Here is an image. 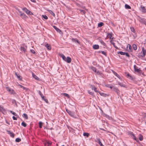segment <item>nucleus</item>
<instances>
[{
	"mask_svg": "<svg viewBox=\"0 0 146 146\" xmlns=\"http://www.w3.org/2000/svg\"><path fill=\"white\" fill-rule=\"evenodd\" d=\"M45 46L48 50H50L51 49V47L50 46L49 44H46L45 45Z\"/></svg>",
	"mask_w": 146,
	"mask_h": 146,
	"instance_id": "27",
	"label": "nucleus"
},
{
	"mask_svg": "<svg viewBox=\"0 0 146 146\" xmlns=\"http://www.w3.org/2000/svg\"><path fill=\"white\" fill-rule=\"evenodd\" d=\"M113 91L115 92L118 95L120 94V91L116 87H114L113 88Z\"/></svg>",
	"mask_w": 146,
	"mask_h": 146,
	"instance_id": "6",
	"label": "nucleus"
},
{
	"mask_svg": "<svg viewBox=\"0 0 146 146\" xmlns=\"http://www.w3.org/2000/svg\"><path fill=\"white\" fill-rule=\"evenodd\" d=\"M21 125L22 126H23L25 127L27 126V124L25 123L24 122V121H23L22 122V123H21Z\"/></svg>",
	"mask_w": 146,
	"mask_h": 146,
	"instance_id": "38",
	"label": "nucleus"
},
{
	"mask_svg": "<svg viewBox=\"0 0 146 146\" xmlns=\"http://www.w3.org/2000/svg\"><path fill=\"white\" fill-rule=\"evenodd\" d=\"M6 89L11 94H14L15 93L14 90L12 89L9 88L8 87H6Z\"/></svg>",
	"mask_w": 146,
	"mask_h": 146,
	"instance_id": "7",
	"label": "nucleus"
},
{
	"mask_svg": "<svg viewBox=\"0 0 146 146\" xmlns=\"http://www.w3.org/2000/svg\"><path fill=\"white\" fill-rule=\"evenodd\" d=\"M105 117H107V118L109 119H110V118H111V117H110V116L108 115H106V114H105Z\"/></svg>",
	"mask_w": 146,
	"mask_h": 146,
	"instance_id": "55",
	"label": "nucleus"
},
{
	"mask_svg": "<svg viewBox=\"0 0 146 146\" xmlns=\"http://www.w3.org/2000/svg\"><path fill=\"white\" fill-rule=\"evenodd\" d=\"M90 88L92 90H94V91L96 92H98V91L97 90V88L95 87V86L92 85H90Z\"/></svg>",
	"mask_w": 146,
	"mask_h": 146,
	"instance_id": "10",
	"label": "nucleus"
},
{
	"mask_svg": "<svg viewBox=\"0 0 146 146\" xmlns=\"http://www.w3.org/2000/svg\"><path fill=\"white\" fill-rule=\"evenodd\" d=\"M112 34L110 33H108L107 35V36L110 38V39L112 38Z\"/></svg>",
	"mask_w": 146,
	"mask_h": 146,
	"instance_id": "29",
	"label": "nucleus"
},
{
	"mask_svg": "<svg viewBox=\"0 0 146 146\" xmlns=\"http://www.w3.org/2000/svg\"><path fill=\"white\" fill-rule=\"evenodd\" d=\"M33 77L35 78L36 80H38L39 78L37 77V76H36L35 75V74H33Z\"/></svg>",
	"mask_w": 146,
	"mask_h": 146,
	"instance_id": "33",
	"label": "nucleus"
},
{
	"mask_svg": "<svg viewBox=\"0 0 146 146\" xmlns=\"http://www.w3.org/2000/svg\"><path fill=\"white\" fill-rule=\"evenodd\" d=\"M104 25V23L102 22H100L98 24V26L99 27H101Z\"/></svg>",
	"mask_w": 146,
	"mask_h": 146,
	"instance_id": "37",
	"label": "nucleus"
},
{
	"mask_svg": "<svg viewBox=\"0 0 146 146\" xmlns=\"http://www.w3.org/2000/svg\"><path fill=\"white\" fill-rule=\"evenodd\" d=\"M23 10L27 14L30 15H33V13L27 9L26 7H24Z\"/></svg>",
	"mask_w": 146,
	"mask_h": 146,
	"instance_id": "4",
	"label": "nucleus"
},
{
	"mask_svg": "<svg viewBox=\"0 0 146 146\" xmlns=\"http://www.w3.org/2000/svg\"><path fill=\"white\" fill-rule=\"evenodd\" d=\"M32 2L34 3H35L36 1L35 0H30Z\"/></svg>",
	"mask_w": 146,
	"mask_h": 146,
	"instance_id": "61",
	"label": "nucleus"
},
{
	"mask_svg": "<svg viewBox=\"0 0 146 146\" xmlns=\"http://www.w3.org/2000/svg\"><path fill=\"white\" fill-rule=\"evenodd\" d=\"M141 10L143 13H146V7H145L141 5Z\"/></svg>",
	"mask_w": 146,
	"mask_h": 146,
	"instance_id": "12",
	"label": "nucleus"
},
{
	"mask_svg": "<svg viewBox=\"0 0 146 146\" xmlns=\"http://www.w3.org/2000/svg\"><path fill=\"white\" fill-rule=\"evenodd\" d=\"M129 134L130 136H131V137L133 139H134L135 140L137 141H138V139L136 138V137L135 136V135L132 132H130L129 133Z\"/></svg>",
	"mask_w": 146,
	"mask_h": 146,
	"instance_id": "5",
	"label": "nucleus"
},
{
	"mask_svg": "<svg viewBox=\"0 0 146 146\" xmlns=\"http://www.w3.org/2000/svg\"><path fill=\"white\" fill-rule=\"evenodd\" d=\"M23 117L25 118L26 119H28V116L27 115L26 113H24L23 115Z\"/></svg>",
	"mask_w": 146,
	"mask_h": 146,
	"instance_id": "31",
	"label": "nucleus"
},
{
	"mask_svg": "<svg viewBox=\"0 0 146 146\" xmlns=\"http://www.w3.org/2000/svg\"><path fill=\"white\" fill-rule=\"evenodd\" d=\"M134 68L135 72H137L140 74L141 73V70H140V68H138L137 66L135 65L134 66Z\"/></svg>",
	"mask_w": 146,
	"mask_h": 146,
	"instance_id": "3",
	"label": "nucleus"
},
{
	"mask_svg": "<svg viewBox=\"0 0 146 146\" xmlns=\"http://www.w3.org/2000/svg\"><path fill=\"white\" fill-rule=\"evenodd\" d=\"M143 136L141 135H139V139L140 141H141L143 140Z\"/></svg>",
	"mask_w": 146,
	"mask_h": 146,
	"instance_id": "46",
	"label": "nucleus"
},
{
	"mask_svg": "<svg viewBox=\"0 0 146 146\" xmlns=\"http://www.w3.org/2000/svg\"><path fill=\"white\" fill-rule=\"evenodd\" d=\"M128 45H129V50L130 51H131V49H132V47L130 45H129V44Z\"/></svg>",
	"mask_w": 146,
	"mask_h": 146,
	"instance_id": "52",
	"label": "nucleus"
},
{
	"mask_svg": "<svg viewBox=\"0 0 146 146\" xmlns=\"http://www.w3.org/2000/svg\"><path fill=\"white\" fill-rule=\"evenodd\" d=\"M130 29L131 31L133 33H134L135 32V30L134 29V28L133 27H131L130 28Z\"/></svg>",
	"mask_w": 146,
	"mask_h": 146,
	"instance_id": "50",
	"label": "nucleus"
},
{
	"mask_svg": "<svg viewBox=\"0 0 146 146\" xmlns=\"http://www.w3.org/2000/svg\"><path fill=\"white\" fill-rule=\"evenodd\" d=\"M31 52L33 54H35V51L33 49H31Z\"/></svg>",
	"mask_w": 146,
	"mask_h": 146,
	"instance_id": "51",
	"label": "nucleus"
},
{
	"mask_svg": "<svg viewBox=\"0 0 146 146\" xmlns=\"http://www.w3.org/2000/svg\"><path fill=\"white\" fill-rule=\"evenodd\" d=\"M125 74L126 75L127 77V78L129 77V78L131 79H132L133 78L130 75V74L129 73L127 74L126 73H125Z\"/></svg>",
	"mask_w": 146,
	"mask_h": 146,
	"instance_id": "26",
	"label": "nucleus"
},
{
	"mask_svg": "<svg viewBox=\"0 0 146 146\" xmlns=\"http://www.w3.org/2000/svg\"><path fill=\"white\" fill-rule=\"evenodd\" d=\"M0 111H5V110L4 108L3 107L0 105Z\"/></svg>",
	"mask_w": 146,
	"mask_h": 146,
	"instance_id": "30",
	"label": "nucleus"
},
{
	"mask_svg": "<svg viewBox=\"0 0 146 146\" xmlns=\"http://www.w3.org/2000/svg\"><path fill=\"white\" fill-rule=\"evenodd\" d=\"M98 93H99L100 95L101 96H105V94L103 93H101L100 92L98 91Z\"/></svg>",
	"mask_w": 146,
	"mask_h": 146,
	"instance_id": "48",
	"label": "nucleus"
},
{
	"mask_svg": "<svg viewBox=\"0 0 146 146\" xmlns=\"http://www.w3.org/2000/svg\"><path fill=\"white\" fill-rule=\"evenodd\" d=\"M125 55L126 56L128 57H129V54H128V53H125Z\"/></svg>",
	"mask_w": 146,
	"mask_h": 146,
	"instance_id": "56",
	"label": "nucleus"
},
{
	"mask_svg": "<svg viewBox=\"0 0 146 146\" xmlns=\"http://www.w3.org/2000/svg\"><path fill=\"white\" fill-rule=\"evenodd\" d=\"M100 52H101L103 54L105 55H106V52H105L102 51H100Z\"/></svg>",
	"mask_w": 146,
	"mask_h": 146,
	"instance_id": "58",
	"label": "nucleus"
},
{
	"mask_svg": "<svg viewBox=\"0 0 146 146\" xmlns=\"http://www.w3.org/2000/svg\"><path fill=\"white\" fill-rule=\"evenodd\" d=\"M18 86H19L21 88H22L23 90H25L26 91H28L29 90L28 88H25L21 85L19 84Z\"/></svg>",
	"mask_w": 146,
	"mask_h": 146,
	"instance_id": "20",
	"label": "nucleus"
},
{
	"mask_svg": "<svg viewBox=\"0 0 146 146\" xmlns=\"http://www.w3.org/2000/svg\"><path fill=\"white\" fill-rule=\"evenodd\" d=\"M99 53H101V52H100V51H99Z\"/></svg>",
	"mask_w": 146,
	"mask_h": 146,
	"instance_id": "63",
	"label": "nucleus"
},
{
	"mask_svg": "<svg viewBox=\"0 0 146 146\" xmlns=\"http://www.w3.org/2000/svg\"><path fill=\"white\" fill-rule=\"evenodd\" d=\"M133 48L135 50H136L137 49V46L135 44H133Z\"/></svg>",
	"mask_w": 146,
	"mask_h": 146,
	"instance_id": "40",
	"label": "nucleus"
},
{
	"mask_svg": "<svg viewBox=\"0 0 146 146\" xmlns=\"http://www.w3.org/2000/svg\"><path fill=\"white\" fill-rule=\"evenodd\" d=\"M10 112L15 116H17V114H16V113L13 111H10Z\"/></svg>",
	"mask_w": 146,
	"mask_h": 146,
	"instance_id": "45",
	"label": "nucleus"
},
{
	"mask_svg": "<svg viewBox=\"0 0 146 146\" xmlns=\"http://www.w3.org/2000/svg\"><path fill=\"white\" fill-rule=\"evenodd\" d=\"M48 143L49 145H50L51 144V143L50 142H48Z\"/></svg>",
	"mask_w": 146,
	"mask_h": 146,
	"instance_id": "62",
	"label": "nucleus"
},
{
	"mask_svg": "<svg viewBox=\"0 0 146 146\" xmlns=\"http://www.w3.org/2000/svg\"><path fill=\"white\" fill-rule=\"evenodd\" d=\"M21 50L25 52L26 50V49L27 48V46H25V47L21 46L20 48Z\"/></svg>",
	"mask_w": 146,
	"mask_h": 146,
	"instance_id": "16",
	"label": "nucleus"
},
{
	"mask_svg": "<svg viewBox=\"0 0 146 146\" xmlns=\"http://www.w3.org/2000/svg\"><path fill=\"white\" fill-rule=\"evenodd\" d=\"M125 8L126 9H130L131 7L129 5L126 4L125 5Z\"/></svg>",
	"mask_w": 146,
	"mask_h": 146,
	"instance_id": "24",
	"label": "nucleus"
},
{
	"mask_svg": "<svg viewBox=\"0 0 146 146\" xmlns=\"http://www.w3.org/2000/svg\"><path fill=\"white\" fill-rule=\"evenodd\" d=\"M118 85H119L121 87H125V84H123L122 83L120 82H118Z\"/></svg>",
	"mask_w": 146,
	"mask_h": 146,
	"instance_id": "19",
	"label": "nucleus"
},
{
	"mask_svg": "<svg viewBox=\"0 0 146 146\" xmlns=\"http://www.w3.org/2000/svg\"><path fill=\"white\" fill-rule=\"evenodd\" d=\"M39 127L40 128H41L42 127V123L41 121H40L39 122Z\"/></svg>",
	"mask_w": 146,
	"mask_h": 146,
	"instance_id": "39",
	"label": "nucleus"
},
{
	"mask_svg": "<svg viewBox=\"0 0 146 146\" xmlns=\"http://www.w3.org/2000/svg\"><path fill=\"white\" fill-rule=\"evenodd\" d=\"M61 146H64V145H62Z\"/></svg>",
	"mask_w": 146,
	"mask_h": 146,
	"instance_id": "64",
	"label": "nucleus"
},
{
	"mask_svg": "<svg viewBox=\"0 0 146 146\" xmlns=\"http://www.w3.org/2000/svg\"><path fill=\"white\" fill-rule=\"evenodd\" d=\"M64 61L68 63H70L71 61V58L69 57H67Z\"/></svg>",
	"mask_w": 146,
	"mask_h": 146,
	"instance_id": "9",
	"label": "nucleus"
},
{
	"mask_svg": "<svg viewBox=\"0 0 146 146\" xmlns=\"http://www.w3.org/2000/svg\"><path fill=\"white\" fill-rule=\"evenodd\" d=\"M64 96H66L68 98L69 97V96L68 95V94H66V93H64Z\"/></svg>",
	"mask_w": 146,
	"mask_h": 146,
	"instance_id": "54",
	"label": "nucleus"
},
{
	"mask_svg": "<svg viewBox=\"0 0 146 146\" xmlns=\"http://www.w3.org/2000/svg\"><path fill=\"white\" fill-rule=\"evenodd\" d=\"M8 133L10 134V136L12 137H14V134L12 132H11L10 131H7Z\"/></svg>",
	"mask_w": 146,
	"mask_h": 146,
	"instance_id": "23",
	"label": "nucleus"
},
{
	"mask_svg": "<svg viewBox=\"0 0 146 146\" xmlns=\"http://www.w3.org/2000/svg\"><path fill=\"white\" fill-rule=\"evenodd\" d=\"M59 55L62 58L63 60H64L65 61L66 58L63 54H62V53L59 54Z\"/></svg>",
	"mask_w": 146,
	"mask_h": 146,
	"instance_id": "18",
	"label": "nucleus"
},
{
	"mask_svg": "<svg viewBox=\"0 0 146 146\" xmlns=\"http://www.w3.org/2000/svg\"><path fill=\"white\" fill-rule=\"evenodd\" d=\"M19 13L20 14V16H21L23 19H25L26 18L27 16L24 13H22L21 11H19Z\"/></svg>",
	"mask_w": 146,
	"mask_h": 146,
	"instance_id": "11",
	"label": "nucleus"
},
{
	"mask_svg": "<svg viewBox=\"0 0 146 146\" xmlns=\"http://www.w3.org/2000/svg\"><path fill=\"white\" fill-rule=\"evenodd\" d=\"M88 93L90 95L93 96L94 95V93L93 92H90V91H88Z\"/></svg>",
	"mask_w": 146,
	"mask_h": 146,
	"instance_id": "42",
	"label": "nucleus"
},
{
	"mask_svg": "<svg viewBox=\"0 0 146 146\" xmlns=\"http://www.w3.org/2000/svg\"><path fill=\"white\" fill-rule=\"evenodd\" d=\"M99 42L100 43L103 45V46L104 47H106V43L103 41L101 39H100L99 40Z\"/></svg>",
	"mask_w": 146,
	"mask_h": 146,
	"instance_id": "14",
	"label": "nucleus"
},
{
	"mask_svg": "<svg viewBox=\"0 0 146 146\" xmlns=\"http://www.w3.org/2000/svg\"><path fill=\"white\" fill-rule=\"evenodd\" d=\"M106 86L107 87H109V88H110L111 89H112V88H113V87H112L111 86H110V85H107V86Z\"/></svg>",
	"mask_w": 146,
	"mask_h": 146,
	"instance_id": "57",
	"label": "nucleus"
},
{
	"mask_svg": "<svg viewBox=\"0 0 146 146\" xmlns=\"http://www.w3.org/2000/svg\"><path fill=\"white\" fill-rule=\"evenodd\" d=\"M91 69L92 70H93V71H94L95 72V73L96 72V69L95 68L92 66V67H91Z\"/></svg>",
	"mask_w": 146,
	"mask_h": 146,
	"instance_id": "35",
	"label": "nucleus"
},
{
	"mask_svg": "<svg viewBox=\"0 0 146 146\" xmlns=\"http://www.w3.org/2000/svg\"><path fill=\"white\" fill-rule=\"evenodd\" d=\"M42 98V100H44L46 103H48V100L47 99H46V98L44 97V98Z\"/></svg>",
	"mask_w": 146,
	"mask_h": 146,
	"instance_id": "44",
	"label": "nucleus"
},
{
	"mask_svg": "<svg viewBox=\"0 0 146 146\" xmlns=\"http://www.w3.org/2000/svg\"><path fill=\"white\" fill-rule=\"evenodd\" d=\"M13 118L14 120H17V118L15 116H13Z\"/></svg>",
	"mask_w": 146,
	"mask_h": 146,
	"instance_id": "59",
	"label": "nucleus"
},
{
	"mask_svg": "<svg viewBox=\"0 0 146 146\" xmlns=\"http://www.w3.org/2000/svg\"><path fill=\"white\" fill-rule=\"evenodd\" d=\"M42 17L45 19H48V17L46 15H42Z\"/></svg>",
	"mask_w": 146,
	"mask_h": 146,
	"instance_id": "41",
	"label": "nucleus"
},
{
	"mask_svg": "<svg viewBox=\"0 0 146 146\" xmlns=\"http://www.w3.org/2000/svg\"><path fill=\"white\" fill-rule=\"evenodd\" d=\"M53 28H54V29H55L58 32L60 33L61 32V31L60 29H59L58 28H57L56 26H53Z\"/></svg>",
	"mask_w": 146,
	"mask_h": 146,
	"instance_id": "17",
	"label": "nucleus"
},
{
	"mask_svg": "<svg viewBox=\"0 0 146 146\" xmlns=\"http://www.w3.org/2000/svg\"><path fill=\"white\" fill-rule=\"evenodd\" d=\"M72 41L76 43H78L79 44L78 41L76 38H72Z\"/></svg>",
	"mask_w": 146,
	"mask_h": 146,
	"instance_id": "21",
	"label": "nucleus"
},
{
	"mask_svg": "<svg viewBox=\"0 0 146 146\" xmlns=\"http://www.w3.org/2000/svg\"><path fill=\"white\" fill-rule=\"evenodd\" d=\"M66 111L70 115L71 117H75V113L74 112H72L69 110L66 109Z\"/></svg>",
	"mask_w": 146,
	"mask_h": 146,
	"instance_id": "2",
	"label": "nucleus"
},
{
	"mask_svg": "<svg viewBox=\"0 0 146 146\" xmlns=\"http://www.w3.org/2000/svg\"><path fill=\"white\" fill-rule=\"evenodd\" d=\"M125 52L122 51H120L118 52V54H119L121 55H125Z\"/></svg>",
	"mask_w": 146,
	"mask_h": 146,
	"instance_id": "43",
	"label": "nucleus"
},
{
	"mask_svg": "<svg viewBox=\"0 0 146 146\" xmlns=\"http://www.w3.org/2000/svg\"><path fill=\"white\" fill-rule=\"evenodd\" d=\"M21 140L20 138H17L15 139V141L17 142H19L21 141Z\"/></svg>",
	"mask_w": 146,
	"mask_h": 146,
	"instance_id": "47",
	"label": "nucleus"
},
{
	"mask_svg": "<svg viewBox=\"0 0 146 146\" xmlns=\"http://www.w3.org/2000/svg\"><path fill=\"white\" fill-rule=\"evenodd\" d=\"M83 135L84 136H86L87 137H88L89 136V134L88 133H84Z\"/></svg>",
	"mask_w": 146,
	"mask_h": 146,
	"instance_id": "36",
	"label": "nucleus"
},
{
	"mask_svg": "<svg viewBox=\"0 0 146 146\" xmlns=\"http://www.w3.org/2000/svg\"><path fill=\"white\" fill-rule=\"evenodd\" d=\"M113 38H112L110 39V42L111 43L113 42Z\"/></svg>",
	"mask_w": 146,
	"mask_h": 146,
	"instance_id": "60",
	"label": "nucleus"
},
{
	"mask_svg": "<svg viewBox=\"0 0 146 146\" xmlns=\"http://www.w3.org/2000/svg\"><path fill=\"white\" fill-rule=\"evenodd\" d=\"M96 73L98 75H101L102 74V73L99 71H98L97 72H96Z\"/></svg>",
	"mask_w": 146,
	"mask_h": 146,
	"instance_id": "53",
	"label": "nucleus"
},
{
	"mask_svg": "<svg viewBox=\"0 0 146 146\" xmlns=\"http://www.w3.org/2000/svg\"><path fill=\"white\" fill-rule=\"evenodd\" d=\"M112 72L120 80H122L121 77L117 73L113 70H112Z\"/></svg>",
	"mask_w": 146,
	"mask_h": 146,
	"instance_id": "13",
	"label": "nucleus"
},
{
	"mask_svg": "<svg viewBox=\"0 0 146 146\" xmlns=\"http://www.w3.org/2000/svg\"><path fill=\"white\" fill-rule=\"evenodd\" d=\"M15 74L18 78L20 80H21V78H20L21 76L19 74H18L17 72H15Z\"/></svg>",
	"mask_w": 146,
	"mask_h": 146,
	"instance_id": "25",
	"label": "nucleus"
},
{
	"mask_svg": "<svg viewBox=\"0 0 146 146\" xmlns=\"http://www.w3.org/2000/svg\"><path fill=\"white\" fill-rule=\"evenodd\" d=\"M38 93L40 96L42 98H44V96L43 95L41 92L39 90L38 91Z\"/></svg>",
	"mask_w": 146,
	"mask_h": 146,
	"instance_id": "34",
	"label": "nucleus"
},
{
	"mask_svg": "<svg viewBox=\"0 0 146 146\" xmlns=\"http://www.w3.org/2000/svg\"><path fill=\"white\" fill-rule=\"evenodd\" d=\"M97 141H98V143H99V145H100L101 146H104L102 144V143L101 142L100 139H99V138L97 139Z\"/></svg>",
	"mask_w": 146,
	"mask_h": 146,
	"instance_id": "28",
	"label": "nucleus"
},
{
	"mask_svg": "<svg viewBox=\"0 0 146 146\" xmlns=\"http://www.w3.org/2000/svg\"><path fill=\"white\" fill-rule=\"evenodd\" d=\"M92 47L94 49H97L99 48V46L98 44L94 45L92 46Z\"/></svg>",
	"mask_w": 146,
	"mask_h": 146,
	"instance_id": "15",
	"label": "nucleus"
},
{
	"mask_svg": "<svg viewBox=\"0 0 146 146\" xmlns=\"http://www.w3.org/2000/svg\"><path fill=\"white\" fill-rule=\"evenodd\" d=\"M47 11L50 13L51 15H52L53 16L55 17V14L51 11L49 10H48Z\"/></svg>",
	"mask_w": 146,
	"mask_h": 146,
	"instance_id": "22",
	"label": "nucleus"
},
{
	"mask_svg": "<svg viewBox=\"0 0 146 146\" xmlns=\"http://www.w3.org/2000/svg\"><path fill=\"white\" fill-rule=\"evenodd\" d=\"M79 10L80 11V13H81V14H85L86 13V11L85 10H82V9H79Z\"/></svg>",
	"mask_w": 146,
	"mask_h": 146,
	"instance_id": "32",
	"label": "nucleus"
},
{
	"mask_svg": "<svg viewBox=\"0 0 146 146\" xmlns=\"http://www.w3.org/2000/svg\"><path fill=\"white\" fill-rule=\"evenodd\" d=\"M140 22L146 25V20L144 18H141L139 20Z\"/></svg>",
	"mask_w": 146,
	"mask_h": 146,
	"instance_id": "8",
	"label": "nucleus"
},
{
	"mask_svg": "<svg viewBox=\"0 0 146 146\" xmlns=\"http://www.w3.org/2000/svg\"><path fill=\"white\" fill-rule=\"evenodd\" d=\"M111 44H112V45L115 47V48L116 49H118L117 47L115 46V44L114 42H112L111 43Z\"/></svg>",
	"mask_w": 146,
	"mask_h": 146,
	"instance_id": "49",
	"label": "nucleus"
},
{
	"mask_svg": "<svg viewBox=\"0 0 146 146\" xmlns=\"http://www.w3.org/2000/svg\"><path fill=\"white\" fill-rule=\"evenodd\" d=\"M146 54V50L143 47L142 48V51L139 54V56L143 57Z\"/></svg>",
	"mask_w": 146,
	"mask_h": 146,
	"instance_id": "1",
	"label": "nucleus"
}]
</instances>
